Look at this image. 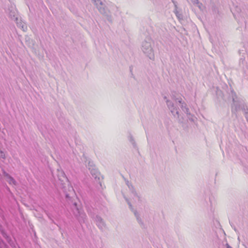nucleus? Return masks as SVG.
Returning a JSON list of instances; mask_svg holds the SVG:
<instances>
[{
  "label": "nucleus",
  "instance_id": "1",
  "mask_svg": "<svg viewBox=\"0 0 248 248\" xmlns=\"http://www.w3.org/2000/svg\"><path fill=\"white\" fill-rule=\"evenodd\" d=\"M57 177L62 185L66 200L71 205L74 216L82 226V224L87 222V216L83 209L82 205L77 197H72L74 195L75 192L73 187L69 185L64 171L57 169Z\"/></svg>",
  "mask_w": 248,
  "mask_h": 248
},
{
  "label": "nucleus",
  "instance_id": "7",
  "mask_svg": "<svg viewBox=\"0 0 248 248\" xmlns=\"http://www.w3.org/2000/svg\"><path fill=\"white\" fill-rule=\"evenodd\" d=\"M175 100L177 101L180 104V107L182 110L187 114V115H191L189 109L187 106L186 104L183 101L181 98H175Z\"/></svg>",
  "mask_w": 248,
  "mask_h": 248
},
{
  "label": "nucleus",
  "instance_id": "21",
  "mask_svg": "<svg viewBox=\"0 0 248 248\" xmlns=\"http://www.w3.org/2000/svg\"><path fill=\"white\" fill-rule=\"evenodd\" d=\"M126 201H127V203L129 205V208L131 209V210L133 212V211H134L135 210L134 209L133 207V206L132 205V204L131 203V202L127 199H126Z\"/></svg>",
  "mask_w": 248,
  "mask_h": 248
},
{
  "label": "nucleus",
  "instance_id": "24",
  "mask_svg": "<svg viewBox=\"0 0 248 248\" xmlns=\"http://www.w3.org/2000/svg\"><path fill=\"white\" fill-rule=\"evenodd\" d=\"M135 216L136 217V219L138 218V217H140L139 214L138 213V212L136 210H134L133 211Z\"/></svg>",
  "mask_w": 248,
  "mask_h": 248
},
{
  "label": "nucleus",
  "instance_id": "28",
  "mask_svg": "<svg viewBox=\"0 0 248 248\" xmlns=\"http://www.w3.org/2000/svg\"><path fill=\"white\" fill-rule=\"evenodd\" d=\"M188 116V118L189 119V120L191 121H192L193 122L194 121V119H193V118L192 117V115L191 114V115H187Z\"/></svg>",
  "mask_w": 248,
  "mask_h": 248
},
{
  "label": "nucleus",
  "instance_id": "16",
  "mask_svg": "<svg viewBox=\"0 0 248 248\" xmlns=\"http://www.w3.org/2000/svg\"><path fill=\"white\" fill-rule=\"evenodd\" d=\"M5 239L12 247H15V244H14V242L12 241V240L10 236H8Z\"/></svg>",
  "mask_w": 248,
  "mask_h": 248
},
{
  "label": "nucleus",
  "instance_id": "27",
  "mask_svg": "<svg viewBox=\"0 0 248 248\" xmlns=\"http://www.w3.org/2000/svg\"><path fill=\"white\" fill-rule=\"evenodd\" d=\"M3 174L4 176L7 177V178L10 176L8 173H7L5 171L3 170Z\"/></svg>",
  "mask_w": 248,
  "mask_h": 248
},
{
  "label": "nucleus",
  "instance_id": "9",
  "mask_svg": "<svg viewBox=\"0 0 248 248\" xmlns=\"http://www.w3.org/2000/svg\"><path fill=\"white\" fill-rule=\"evenodd\" d=\"M234 10L235 12H236V14L233 13V16L235 18H236V16H237L238 17H239V16L241 17H243L242 14H241V9L239 6H236L235 7Z\"/></svg>",
  "mask_w": 248,
  "mask_h": 248
},
{
  "label": "nucleus",
  "instance_id": "26",
  "mask_svg": "<svg viewBox=\"0 0 248 248\" xmlns=\"http://www.w3.org/2000/svg\"><path fill=\"white\" fill-rule=\"evenodd\" d=\"M92 165L95 166L93 162L89 161L88 165V167L89 170V167H92Z\"/></svg>",
  "mask_w": 248,
  "mask_h": 248
},
{
  "label": "nucleus",
  "instance_id": "4",
  "mask_svg": "<svg viewBox=\"0 0 248 248\" xmlns=\"http://www.w3.org/2000/svg\"><path fill=\"white\" fill-rule=\"evenodd\" d=\"M233 103L232 104L231 108L232 112L233 114L236 113L239 110L241 109L243 107V105L245 103L243 100L240 99H236L235 101H232Z\"/></svg>",
  "mask_w": 248,
  "mask_h": 248
},
{
  "label": "nucleus",
  "instance_id": "3",
  "mask_svg": "<svg viewBox=\"0 0 248 248\" xmlns=\"http://www.w3.org/2000/svg\"><path fill=\"white\" fill-rule=\"evenodd\" d=\"M88 214L92 218L94 219L98 228L103 231L105 227V223L103 218L98 215L95 216V214L91 212L90 210L88 211Z\"/></svg>",
  "mask_w": 248,
  "mask_h": 248
},
{
  "label": "nucleus",
  "instance_id": "34",
  "mask_svg": "<svg viewBox=\"0 0 248 248\" xmlns=\"http://www.w3.org/2000/svg\"><path fill=\"white\" fill-rule=\"evenodd\" d=\"M164 99H166V100H167V97H166V96H165L164 97Z\"/></svg>",
  "mask_w": 248,
  "mask_h": 248
},
{
  "label": "nucleus",
  "instance_id": "13",
  "mask_svg": "<svg viewBox=\"0 0 248 248\" xmlns=\"http://www.w3.org/2000/svg\"><path fill=\"white\" fill-rule=\"evenodd\" d=\"M229 95L232 98V101H235V100L237 99L236 93L232 89H231Z\"/></svg>",
  "mask_w": 248,
  "mask_h": 248
},
{
  "label": "nucleus",
  "instance_id": "22",
  "mask_svg": "<svg viewBox=\"0 0 248 248\" xmlns=\"http://www.w3.org/2000/svg\"><path fill=\"white\" fill-rule=\"evenodd\" d=\"M0 158L5 159L6 156L5 153L1 150H0Z\"/></svg>",
  "mask_w": 248,
  "mask_h": 248
},
{
  "label": "nucleus",
  "instance_id": "5",
  "mask_svg": "<svg viewBox=\"0 0 248 248\" xmlns=\"http://www.w3.org/2000/svg\"><path fill=\"white\" fill-rule=\"evenodd\" d=\"M166 104L167 105L168 108L170 110L172 114L175 117L177 116V118L179 117V112L178 110V108H177L173 103V102L168 99H167Z\"/></svg>",
  "mask_w": 248,
  "mask_h": 248
},
{
  "label": "nucleus",
  "instance_id": "8",
  "mask_svg": "<svg viewBox=\"0 0 248 248\" xmlns=\"http://www.w3.org/2000/svg\"><path fill=\"white\" fill-rule=\"evenodd\" d=\"M89 170L93 178L95 179L98 178L99 180V175L100 174L95 166L92 165V167H89Z\"/></svg>",
  "mask_w": 248,
  "mask_h": 248
},
{
  "label": "nucleus",
  "instance_id": "32",
  "mask_svg": "<svg viewBox=\"0 0 248 248\" xmlns=\"http://www.w3.org/2000/svg\"><path fill=\"white\" fill-rule=\"evenodd\" d=\"M51 221L52 223L55 224H56V223L55 222L54 220H53V219H51Z\"/></svg>",
  "mask_w": 248,
  "mask_h": 248
},
{
  "label": "nucleus",
  "instance_id": "20",
  "mask_svg": "<svg viewBox=\"0 0 248 248\" xmlns=\"http://www.w3.org/2000/svg\"><path fill=\"white\" fill-rule=\"evenodd\" d=\"M137 220L141 227H144V223L140 217H138Z\"/></svg>",
  "mask_w": 248,
  "mask_h": 248
},
{
  "label": "nucleus",
  "instance_id": "10",
  "mask_svg": "<svg viewBox=\"0 0 248 248\" xmlns=\"http://www.w3.org/2000/svg\"><path fill=\"white\" fill-rule=\"evenodd\" d=\"M241 109L244 112V115L248 122V106L246 104L243 105V107Z\"/></svg>",
  "mask_w": 248,
  "mask_h": 248
},
{
  "label": "nucleus",
  "instance_id": "6",
  "mask_svg": "<svg viewBox=\"0 0 248 248\" xmlns=\"http://www.w3.org/2000/svg\"><path fill=\"white\" fill-rule=\"evenodd\" d=\"M92 1L96 5L99 12L105 15L107 13V9L106 8L104 4L101 0H92Z\"/></svg>",
  "mask_w": 248,
  "mask_h": 248
},
{
  "label": "nucleus",
  "instance_id": "2",
  "mask_svg": "<svg viewBox=\"0 0 248 248\" xmlns=\"http://www.w3.org/2000/svg\"><path fill=\"white\" fill-rule=\"evenodd\" d=\"M154 42L150 37H146L142 42L141 49L143 52L151 60H154L155 54L153 48Z\"/></svg>",
  "mask_w": 248,
  "mask_h": 248
},
{
  "label": "nucleus",
  "instance_id": "18",
  "mask_svg": "<svg viewBox=\"0 0 248 248\" xmlns=\"http://www.w3.org/2000/svg\"><path fill=\"white\" fill-rule=\"evenodd\" d=\"M174 13H175L176 16L179 19H183V16L182 14L180 12H179L177 10H174Z\"/></svg>",
  "mask_w": 248,
  "mask_h": 248
},
{
  "label": "nucleus",
  "instance_id": "25",
  "mask_svg": "<svg viewBox=\"0 0 248 248\" xmlns=\"http://www.w3.org/2000/svg\"><path fill=\"white\" fill-rule=\"evenodd\" d=\"M46 214L47 215V217H48V218H49L50 220H51V219H53V217H52V216L50 214H49V213H48V212H46Z\"/></svg>",
  "mask_w": 248,
  "mask_h": 248
},
{
  "label": "nucleus",
  "instance_id": "12",
  "mask_svg": "<svg viewBox=\"0 0 248 248\" xmlns=\"http://www.w3.org/2000/svg\"><path fill=\"white\" fill-rule=\"evenodd\" d=\"M128 140L130 142V143L132 144L133 145V147L135 148V149H137L138 147H137V144L136 143V141L133 138V137L130 134L129 136H128Z\"/></svg>",
  "mask_w": 248,
  "mask_h": 248
},
{
  "label": "nucleus",
  "instance_id": "29",
  "mask_svg": "<svg viewBox=\"0 0 248 248\" xmlns=\"http://www.w3.org/2000/svg\"><path fill=\"white\" fill-rule=\"evenodd\" d=\"M174 10H177V9H178V7H177V2L175 3V4H174Z\"/></svg>",
  "mask_w": 248,
  "mask_h": 248
},
{
  "label": "nucleus",
  "instance_id": "23",
  "mask_svg": "<svg viewBox=\"0 0 248 248\" xmlns=\"http://www.w3.org/2000/svg\"><path fill=\"white\" fill-rule=\"evenodd\" d=\"M191 1V2H192V3L194 5H198V6H199V0H190Z\"/></svg>",
  "mask_w": 248,
  "mask_h": 248
},
{
  "label": "nucleus",
  "instance_id": "15",
  "mask_svg": "<svg viewBox=\"0 0 248 248\" xmlns=\"http://www.w3.org/2000/svg\"><path fill=\"white\" fill-rule=\"evenodd\" d=\"M130 185V190H131L132 193L133 194L134 196L137 197L139 198V196H138V194L137 193L134 187V186L132 184H129Z\"/></svg>",
  "mask_w": 248,
  "mask_h": 248
},
{
  "label": "nucleus",
  "instance_id": "14",
  "mask_svg": "<svg viewBox=\"0 0 248 248\" xmlns=\"http://www.w3.org/2000/svg\"><path fill=\"white\" fill-rule=\"evenodd\" d=\"M130 185V190H131L132 193L133 194L134 196L137 197L139 198V196H138V194L137 193L134 187V186L132 184H129Z\"/></svg>",
  "mask_w": 248,
  "mask_h": 248
},
{
  "label": "nucleus",
  "instance_id": "11",
  "mask_svg": "<svg viewBox=\"0 0 248 248\" xmlns=\"http://www.w3.org/2000/svg\"><path fill=\"white\" fill-rule=\"evenodd\" d=\"M16 13L15 10H13V11L11 10L9 12V16L12 20H13L14 21L17 20V17L16 16Z\"/></svg>",
  "mask_w": 248,
  "mask_h": 248
},
{
  "label": "nucleus",
  "instance_id": "30",
  "mask_svg": "<svg viewBox=\"0 0 248 248\" xmlns=\"http://www.w3.org/2000/svg\"><path fill=\"white\" fill-rule=\"evenodd\" d=\"M125 182H126V184L127 185V186H128V188H130V185L129 184H131L130 183H129V181L128 180H126L125 181Z\"/></svg>",
  "mask_w": 248,
  "mask_h": 248
},
{
  "label": "nucleus",
  "instance_id": "31",
  "mask_svg": "<svg viewBox=\"0 0 248 248\" xmlns=\"http://www.w3.org/2000/svg\"><path fill=\"white\" fill-rule=\"evenodd\" d=\"M226 248H232V247H231L228 243H226L225 245Z\"/></svg>",
  "mask_w": 248,
  "mask_h": 248
},
{
  "label": "nucleus",
  "instance_id": "19",
  "mask_svg": "<svg viewBox=\"0 0 248 248\" xmlns=\"http://www.w3.org/2000/svg\"><path fill=\"white\" fill-rule=\"evenodd\" d=\"M9 179V183H12L14 185H16V182L11 175L8 178Z\"/></svg>",
  "mask_w": 248,
  "mask_h": 248
},
{
  "label": "nucleus",
  "instance_id": "17",
  "mask_svg": "<svg viewBox=\"0 0 248 248\" xmlns=\"http://www.w3.org/2000/svg\"><path fill=\"white\" fill-rule=\"evenodd\" d=\"M2 225L0 224V231L1 232V234H2V236L6 239L9 235L7 234V233L2 229Z\"/></svg>",
  "mask_w": 248,
  "mask_h": 248
},
{
  "label": "nucleus",
  "instance_id": "33",
  "mask_svg": "<svg viewBox=\"0 0 248 248\" xmlns=\"http://www.w3.org/2000/svg\"><path fill=\"white\" fill-rule=\"evenodd\" d=\"M172 2L173 4H175V3H176L177 2L176 1H175L174 0H172Z\"/></svg>",
  "mask_w": 248,
  "mask_h": 248
}]
</instances>
